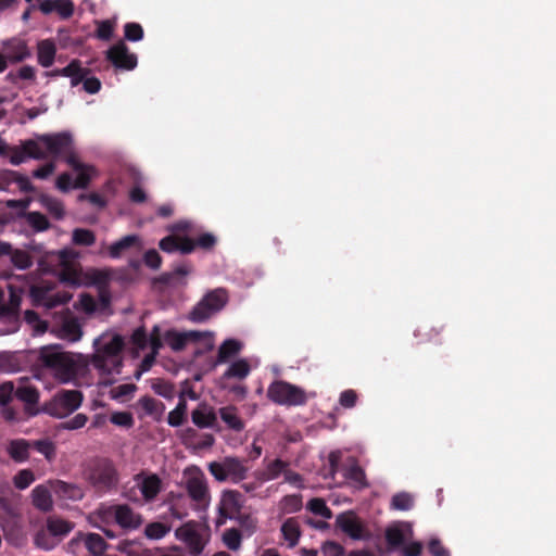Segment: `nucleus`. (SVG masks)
I'll return each instance as SVG.
<instances>
[{
	"label": "nucleus",
	"mask_w": 556,
	"mask_h": 556,
	"mask_svg": "<svg viewBox=\"0 0 556 556\" xmlns=\"http://www.w3.org/2000/svg\"><path fill=\"white\" fill-rule=\"evenodd\" d=\"M41 364L62 383L86 375L90 361L89 355L63 352L58 346H42L39 350Z\"/></svg>",
	"instance_id": "nucleus-1"
},
{
	"label": "nucleus",
	"mask_w": 556,
	"mask_h": 556,
	"mask_svg": "<svg viewBox=\"0 0 556 556\" xmlns=\"http://www.w3.org/2000/svg\"><path fill=\"white\" fill-rule=\"evenodd\" d=\"M124 338L115 331H105L93 340L90 364L102 376L119 374L123 364Z\"/></svg>",
	"instance_id": "nucleus-2"
},
{
	"label": "nucleus",
	"mask_w": 556,
	"mask_h": 556,
	"mask_svg": "<svg viewBox=\"0 0 556 556\" xmlns=\"http://www.w3.org/2000/svg\"><path fill=\"white\" fill-rule=\"evenodd\" d=\"M87 520L90 526L103 531L109 539L116 536L112 530L105 528L112 522L126 530H135L143 522L142 516L127 504L100 505L88 515Z\"/></svg>",
	"instance_id": "nucleus-3"
},
{
	"label": "nucleus",
	"mask_w": 556,
	"mask_h": 556,
	"mask_svg": "<svg viewBox=\"0 0 556 556\" xmlns=\"http://www.w3.org/2000/svg\"><path fill=\"white\" fill-rule=\"evenodd\" d=\"M59 262L58 275L61 282L71 287H80L84 285L103 286L106 281V274L99 270H93L90 274L84 275L80 271L79 265L76 262L78 253L72 249H64L55 253Z\"/></svg>",
	"instance_id": "nucleus-4"
},
{
	"label": "nucleus",
	"mask_w": 556,
	"mask_h": 556,
	"mask_svg": "<svg viewBox=\"0 0 556 556\" xmlns=\"http://www.w3.org/2000/svg\"><path fill=\"white\" fill-rule=\"evenodd\" d=\"M67 163L72 167L76 177L75 179H73V177L67 173H64L58 177L56 188L63 192H67L71 189H79L87 187L89 181L97 174L96 169L92 166L80 162L74 155L68 156Z\"/></svg>",
	"instance_id": "nucleus-5"
},
{
	"label": "nucleus",
	"mask_w": 556,
	"mask_h": 556,
	"mask_svg": "<svg viewBox=\"0 0 556 556\" xmlns=\"http://www.w3.org/2000/svg\"><path fill=\"white\" fill-rule=\"evenodd\" d=\"M185 486L189 497L199 508H207L211 503V494L207 480L198 467H189L184 471Z\"/></svg>",
	"instance_id": "nucleus-6"
},
{
	"label": "nucleus",
	"mask_w": 556,
	"mask_h": 556,
	"mask_svg": "<svg viewBox=\"0 0 556 556\" xmlns=\"http://www.w3.org/2000/svg\"><path fill=\"white\" fill-rule=\"evenodd\" d=\"M208 471L219 482L239 483L248 476L249 468L237 457H225L208 464Z\"/></svg>",
	"instance_id": "nucleus-7"
},
{
	"label": "nucleus",
	"mask_w": 556,
	"mask_h": 556,
	"mask_svg": "<svg viewBox=\"0 0 556 556\" xmlns=\"http://www.w3.org/2000/svg\"><path fill=\"white\" fill-rule=\"evenodd\" d=\"M83 402V394L77 390H62L45 405L43 410L50 416L64 418L75 412Z\"/></svg>",
	"instance_id": "nucleus-8"
},
{
	"label": "nucleus",
	"mask_w": 556,
	"mask_h": 556,
	"mask_svg": "<svg viewBox=\"0 0 556 556\" xmlns=\"http://www.w3.org/2000/svg\"><path fill=\"white\" fill-rule=\"evenodd\" d=\"M267 396L275 403L286 406L302 405L306 394L301 388L286 381H275L267 390Z\"/></svg>",
	"instance_id": "nucleus-9"
},
{
	"label": "nucleus",
	"mask_w": 556,
	"mask_h": 556,
	"mask_svg": "<svg viewBox=\"0 0 556 556\" xmlns=\"http://www.w3.org/2000/svg\"><path fill=\"white\" fill-rule=\"evenodd\" d=\"M227 302L226 292L223 289H216L207 293L190 312L189 318L195 323L207 320L215 313L220 311Z\"/></svg>",
	"instance_id": "nucleus-10"
},
{
	"label": "nucleus",
	"mask_w": 556,
	"mask_h": 556,
	"mask_svg": "<svg viewBox=\"0 0 556 556\" xmlns=\"http://www.w3.org/2000/svg\"><path fill=\"white\" fill-rule=\"evenodd\" d=\"M134 489L139 491L140 497H138L136 493L128 494L131 500L151 502L162 490V481L155 473L142 472L135 476Z\"/></svg>",
	"instance_id": "nucleus-11"
},
{
	"label": "nucleus",
	"mask_w": 556,
	"mask_h": 556,
	"mask_svg": "<svg viewBox=\"0 0 556 556\" xmlns=\"http://www.w3.org/2000/svg\"><path fill=\"white\" fill-rule=\"evenodd\" d=\"M52 290L51 285L42 282L30 288V296L35 304L47 308L64 304L72 299V295L68 293H52Z\"/></svg>",
	"instance_id": "nucleus-12"
},
{
	"label": "nucleus",
	"mask_w": 556,
	"mask_h": 556,
	"mask_svg": "<svg viewBox=\"0 0 556 556\" xmlns=\"http://www.w3.org/2000/svg\"><path fill=\"white\" fill-rule=\"evenodd\" d=\"M242 506L243 498L239 492L233 490L224 491L218 505V523H224L226 519L237 518Z\"/></svg>",
	"instance_id": "nucleus-13"
},
{
	"label": "nucleus",
	"mask_w": 556,
	"mask_h": 556,
	"mask_svg": "<svg viewBox=\"0 0 556 556\" xmlns=\"http://www.w3.org/2000/svg\"><path fill=\"white\" fill-rule=\"evenodd\" d=\"M176 538L184 542L192 554H200L205 545V538L194 523L188 522L175 532Z\"/></svg>",
	"instance_id": "nucleus-14"
},
{
	"label": "nucleus",
	"mask_w": 556,
	"mask_h": 556,
	"mask_svg": "<svg viewBox=\"0 0 556 556\" xmlns=\"http://www.w3.org/2000/svg\"><path fill=\"white\" fill-rule=\"evenodd\" d=\"M21 306V294L13 287H10V298L8 303L0 306V317L11 323V328L8 332H15L20 328V320L17 311Z\"/></svg>",
	"instance_id": "nucleus-15"
},
{
	"label": "nucleus",
	"mask_w": 556,
	"mask_h": 556,
	"mask_svg": "<svg viewBox=\"0 0 556 556\" xmlns=\"http://www.w3.org/2000/svg\"><path fill=\"white\" fill-rule=\"evenodd\" d=\"M79 544H84L85 547L94 556L102 555L108 548V544L101 535L97 533H77L70 542V547L74 548Z\"/></svg>",
	"instance_id": "nucleus-16"
},
{
	"label": "nucleus",
	"mask_w": 556,
	"mask_h": 556,
	"mask_svg": "<svg viewBox=\"0 0 556 556\" xmlns=\"http://www.w3.org/2000/svg\"><path fill=\"white\" fill-rule=\"evenodd\" d=\"M108 59L118 68L130 71L137 66L136 55L129 53L127 47L123 42L114 45L108 51Z\"/></svg>",
	"instance_id": "nucleus-17"
},
{
	"label": "nucleus",
	"mask_w": 556,
	"mask_h": 556,
	"mask_svg": "<svg viewBox=\"0 0 556 556\" xmlns=\"http://www.w3.org/2000/svg\"><path fill=\"white\" fill-rule=\"evenodd\" d=\"M413 527L409 522H397L388 528L386 536L392 547L404 546L413 539Z\"/></svg>",
	"instance_id": "nucleus-18"
},
{
	"label": "nucleus",
	"mask_w": 556,
	"mask_h": 556,
	"mask_svg": "<svg viewBox=\"0 0 556 556\" xmlns=\"http://www.w3.org/2000/svg\"><path fill=\"white\" fill-rule=\"evenodd\" d=\"M56 336L70 342L79 341L83 337V329L79 320L74 316L66 315L63 317L56 329Z\"/></svg>",
	"instance_id": "nucleus-19"
},
{
	"label": "nucleus",
	"mask_w": 556,
	"mask_h": 556,
	"mask_svg": "<svg viewBox=\"0 0 556 556\" xmlns=\"http://www.w3.org/2000/svg\"><path fill=\"white\" fill-rule=\"evenodd\" d=\"M192 422L199 428H215L217 415L215 409L207 403H200L191 413Z\"/></svg>",
	"instance_id": "nucleus-20"
},
{
	"label": "nucleus",
	"mask_w": 556,
	"mask_h": 556,
	"mask_svg": "<svg viewBox=\"0 0 556 556\" xmlns=\"http://www.w3.org/2000/svg\"><path fill=\"white\" fill-rule=\"evenodd\" d=\"M43 140L49 154L53 156L67 152L72 144V136L68 132L43 135Z\"/></svg>",
	"instance_id": "nucleus-21"
},
{
	"label": "nucleus",
	"mask_w": 556,
	"mask_h": 556,
	"mask_svg": "<svg viewBox=\"0 0 556 556\" xmlns=\"http://www.w3.org/2000/svg\"><path fill=\"white\" fill-rule=\"evenodd\" d=\"M337 523L340 529L354 540H361L365 536L364 528L358 518L352 513H345L338 517Z\"/></svg>",
	"instance_id": "nucleus-22"
},
{
	"label": "nucleus",
	"mask_w": 556,
	"mask_h": 556,
	"mask_svg": "<svg viewBox=\"0 0 556 556\" xmlns=\"http://www.w3.org/2000/svg\"><path fill=\"white\" fill-rule=\"evenodd\" d=\"M50 486L53 494L62 501H78L84 496L81 488L75 484H70L64 481H50Z\"/></svg>",
	"instance_id": "nucleus-23"
},
{
	"label": "nucleus",
	"mask_w": 556,
	"mask_h": 556,
	"mask_svg": "<svg viewBox=\"0 0 556 556\" xmlns=\"http://www.w3.org/2000/svg\"><path fill=\"white\" fill-rule=\"evenodd\" d=\"M160 248L164 252L190 253L194 250V243L191 239L185 237L167 236L160 241Z\"/></svg>",
	"instance_id": "nucleus-24"
},
{
	"label": "nucleus",
	"mask_w": 556,
	"mask_h": 556,
	"mask_svg": "<svg viewBox=\"0 0 556 556\" xmlns=\"http://www.w3.org/2000/svg\"><path fill=\"white\" fill-rule=\"evenodd\" d=\"M194 338L190 340L189 349H192L195 355L204 354L211 351L215 345V334L212 331H193Z\"/></svg>",
	"instance_id": "nucleus-25"
},
{
	"label": "nucleus",
	"mask_w": 556,
	"mask_h": 556,
	"mask_svg": "<svg viewBox=\"0 0 556 556\" xmlns=\"http://www.w3.org/2000/svg\"><path fill=\"white\" fill-rule=\"evenodd\" d=\"M52 489L50 486V482L46 484L37 485L31 491V498L33 504L35 507L42 511H48L52 508L53 501H52Z\"/></svg>",
	"instance_id": "nucleus-26"
},
{
	"label": "nucleus",
	"mask_w": 556,
	"mask_h": 556,
	"mask_svg": "<svg viewBox=\"0 0 556 556\" xmlns=\"http://www.w3.org/2000/svg\"><path fill=\"white\" fill-rule=\"evenodd\" d=\"M12 184H16L23 191L31 190L28 177L10 169L0 170V190H7Z\"/></svg>",
	"instance_id": "nucleus-27"
},
{
	"label": "nucleus",
	"mask_w": 556,
	"mask_h": 556,
	"mask_svg": "<svg viewBox=\"0 0 556 556\" xmlns=\"http://www.w3.org/2000/svg\"><path fill=\"white\" fill-rule=\"evenodd\" d=\"M287 464V462L279 458L270 460L266 464L264 469L256 471L254 476L260 482L275 480L283 475Z\"/></svg>",
	"instance_id": "nucleus-28"
},
{
	"label": "nucleus",
	"mask_w": 556,
	"mask_h": 556,
	"mask_svg": "<svg viewBox=\"0 0 556 556\" xmlns=\"http://www.w3.org/2000/svg\"><path fill=\"white\" fill-rule=\"evenodd\" d=\"M3 48L7 52V59L12 62H20L30 55V52L25 41L13 38L3 42Z\"/></svg>",
	"instance_id": "nucleus-29"
},
{
	"label": "nucleus",
	"mask_w": 556,
	"mask_h": 556,
	"mask_svg": "<svg viewBox=\"0 0 556 556\" xmlns=\"http://www.w3.org/2000/svg\"><path fill=\"white\" fill-rule=\"evenodd\" d=\"M218 414L230 430L240 432L244 429V421L239 416L237 407L232 405L220 407Z\"/></svg>",
	"instance_id": "nucleus-30"
},
{
	"label": "nucleus",
	"mask_w": 556,
	"mask_h": 556,
	"mask_svg": "<svg viewBox=\"0 0 556 556\" xmlns=\"http://www.w3.org/2000/svg\"><path fill=\"white\" fill-rule=\"evenodd\" d=\"M56 47L50 39H45L37 45V60L42 67H50L55 58Z\"/></svg>",
	"instance_id": "nucleus-31"
},
{
	"label": "nucleus",
	"mask_w": 556,
	"mask_h": 556,
	"mask_svg": "<svg viewBox=\"0 0 556 556\" xmlns=\"http://www.w3.org/2000/svg\"><path fill=\"white\" fill-rule=\"evenodd\" d=\"M192 338H194L192 331H168L164 337V341L172 350L181 351L184 349H189L190 340H192Z\"/></svg>",
	"instance_id": "nucleus-32"
},
{
	"label": "nucleus",
	"mask_w": 556,
	"mask_h": 556,
	"mask_svg": "<svg viewBox=\"0 0 556 556\" xmlns=\"http://www.w3.org/2000/svg\"><path fill=\"white\" fill-rule=\"evenodd\" d=\"M90 479L100 489L110 488L116 482L115 470L111 466L100 467L93 471Z\"/></svg>",
	"instance_id": "nucleus-33"
},
{
	"label": "nucleus",
	"mask_w": 556,
	"mask_h": 556,
	"mask_svg": "<svg viewBox=\"0 0 556 556\" xmlns=\"http://www.w3.org/2000/svg\"><path fill=\"white\" fill-rule=\"evenodd\" d=\"M47 531L58 541L67 535L74 528L73 523L58 517H50L46 525Z\"/></svg>",
	"instance_id": "nucleus-34"
},
{
	"label": "nucleus",
	"mask_w": 556,
	"mask_h": 556,
	"mask_svg": "<svg viewBox=\"0 0 556 556\" xmlns=\"http://www.w3.org/2000/svg\"><path fill=\"white\" fill-rule=\"evenodd\" d=\"M29 442L23 439H17L12 440L9 443L7 452L11 456V458L16 463H24L29 457Z\"/></svg>",
	"instance_id": "nucleus-35"
},
{
	"label": "nucleus",
	"mask_w": 556,
	"mask_h": 556,
	"mask_svg": "<svg viewBox=\"0 0 556 556\" xmlns=\"http://www.w3.org/2000/svg\"><path fill=\"white\" fill-rule=\"evenodd\" d=\"M157 331H159V328L154 327V330H153V333L151 334V340H150L151 353L148 354L141 362V369L135 374L136 379H140L142 372L148 371L151 368V366L154 362L155 355H156L159 349L161 348V341H160Z\"/></svg>",
	"instance_id": "nucleus-36"
},
{
	"label": "nucleus",
	"mask_w": 556,
	"mask_h": 556,
	"mask_svg": "<svg viewBox=\"0 0 556 556\" xmlns=\"http://www.w3.org/2000/svg\"><path fill=\"white\" fill-rule=\"evenodd\" d=\"M138 406L142 410L143 415L149 416L155 420H159L164 413V405L152 397H141L138 402Z\"/></svg>",
	"instance_id": "nucleus-37"
},
{
	"label": "nucleus",
	"mask_w": 556,
	"mask_h": 556,
	"mask_svg": "<svg viewBox=\"0 0 556 556\" xmlns=\"http://www.w3.org/2000/svg\"><path fill=\"white\" fill-rule=\"evenodd\" d=\"M88 73V68L83 67L79 61L74 60L67 66L63 67L62 76L70 77L71 85L77 86L84 81Z\"/></svg>",
	"instance_id": "nucleus-38"
},
{
	"label": "nucleus",
	"mask_w": 556,
	"mask_h": 556,
	"mask_svg": "<svg viewBox=\"0 0 556 556\" xmlns=\"http://www.w3.org/2000/svg\"><path fill=\"white\" fill-rule=\"evenodd\" d=\"M140 245V238L136 235H128L109 247V254L113 258H118L131 247Z\"/></svg>",
	"instance_id": "nucleus-39"
},
{
	"label": "nucleus",
	"mask_w": 556,
	"mask_h": 556,
	"mask_svg": "<svg viewBox=\"0 0 556 556\" xmlns=\"http://www.w3.org/2000/svg\"><path fill=\"white\" fill-rule=\"evenodd\" d=\"M242 349V343L236 339L225 340L218 349L217 364H223L231 356L238 354Z\"/></svg>",
	"instance_id": "nucleus-40"
},
{
	"label": "nucleus",
	"mask_w": 556,
	"mask_h": 556,
	"mask_svg": "<svg viewBox=\"0 0 556 556\" xmlns=\"http://www.w3.org/2000/svg\"><path fill=\"white\" fill-rule=\"evenodd\" d=\"M39 203L56 219H62L65 216V208L62 203L56 198H53L48 194H42L39 197Z\"/></svg>",
	"instance_id": "nucleus-41"
},
{
	"label": "nucleus",
	"mask_w": 556,
	"mask_h": 556,
	"mask_svg": "<svg viewBox=\"0 0 556 556\" xmlns=\"http://www.w3.org/2000/svg\"><path fill=\"white\" fill-rule=\"evenodd\" d=\"M281 533L289 547L296 545L300 538V527L295 519L289 518L281 526Z\"/></svg>",
	"instance_id": "nucleus-42"
},
{
	"label": "nucleus",
	"mask_w": 556,
	"mask_h": 556,
	"mask_svg": "<svg viewBox=\"0 0 556 556\" xmlns=\"http://www.w3.org/2000/svg\"><path fill=\"white\" fill-rule=\"evenodd\" d=\"M26 149L30 159L42 160L50 155L46 148L43 135L35 139L26 140Z\"/></svg>",
	"instance_id": "nucleus-43"
},
{
	"label": "nucleus",
	"mask_w": 556,
	"mask_h": 556,
	"mask_svg": "<svg viewBox=\"0 0 556 556\" xmlns=\"http://www.w3.org/2000/svg\"><path fill=\"white\" fill-rule=\"evenodd\" d=\"M279 515L296 513L302 507V496L292 494L283 496L278 503Z\"/></svg>",
	"instance_id": "nucleus-44"
},
{
	"label": "nucleus",
	"mask_w": 556,
	"mask_h": 556,
	"mask_svg": "<svg viewBox=\"0 0 556 556\" xmlns=\"http://www.w3.org/2000/svg\"><path fill=\"white\" fill-rule=\"evenodd\" d=\"M136 390L137 387L134 383L118 384L110 390V397L117 402L125 403L134 397Z\"/></svg>",
	"instance_id": "nucleus-45"
},
{
	"label": "nucleus",
	"mask_w": 556,
	"mask_h": 556,
	"mask_svg": "<svg viewBox=\"0 0 556 556\" xmlns=\"http://www.w3.org/2000/svg\"><path fill=\"white\" fill-rule=\"evenodd\" d=\"M5 155L14 166L21 165L26 162V160L30 159L26 149V141L22 142L20 146L9 147Z\"/></svg>",
	"instance_id": "nucleus-46"
},
{
	"label": "nucleus",
	"mask_w": 556,
	"mask_h": 556,
	"mask_svg": "<svg viewBox=\"0 0 556 556\" xmlns=\"http://www.w3.org/2000/svg\"><path fill=\"white\" fill-rule=\"evenodd\" d=\"M15 395L27 404H35L38 402L39 393L36 388L22 381L15 391Z\"/></svg>",
	"instance_id": "nucleus-47"
},
{
	"label": "nucleus",
	"mask_w": 556,
	"mask_h": 556,
	"mask_svg": "<svg viewBox=\"0 0 556 556\" xmlns=\"http://www.w3.org/2000/svg\"><path fill=\"white\" fill-rule=\"evenodd\" d=\"M12 264L21 270H25L33 265V258L30 254L25 250L13 249L10 254Z\"/></svg>",
	"instance_id": "nucleus-48"
},
{
	"label": "nucleus",
	"mask_w": 556,
	"mask_h": 556,
	"mask_svg": "<svg viewBox=\"0 0 556 556\" xmlns=\"http://www.w3.org/2000/svg\"><path fill=\"white\" fill-rule=\"evenodd\" d=\"M250 372V365L245 359H239L233 362L225 372L227 378L243 379Z\"/></svg>",
	"instance_id": "nucleus-49"
},
{
	"label": "nucleus",
	"mask_w": 556,
	"mask_h": 556,
	"mask_svg": "<svg viewBox=\"0 0 556 556\" xmlns=\"http://www.w3.org/2000/svg\"><path fill=\"white\" fill-rule=\"evenodd\" d=\"M27 224L36 231H45L50 227L47 217L39 212H29L25 215Z\"/></svg>",
	"instance_id": "nucleus-50"
},
{
	"label": "nucleus",
	"mask_w": 556,
	"mask_h": 556,
	"mask_svg": "<svg viewBox=\"0 0 556 556\" xmlns=\"http://www.w3.org/2000/svg\"><path fill=\"white\" fill-rule=\"evenodd\" d=\"M72 241L77 245L89 247L96 242V236L89 229L76 228L73 230Z\"/></svg>",
	"instance_id": "nucleus-51"
},
{
	"label": "nucleus",
	"mask_w": 556,
	"mask_h": 556,
	"mask_svg": "<svg viewBox=\"0 0 556 556\" xmlns=\"http://www.w3.org/2000/svg\"><path fill=\"white\" fill-rule=\"evenodd\" d=\"M24 319L29 325L35 334H42L46 332L48 326L47 323L38 316L34 311H26L24 313Z\"/></svg>",
	"instance_id": "nucleus-52"
},
{
	"label": "nucleus",
	"mask_w": 556,
	"mask_h": 556,
	"mask_svg": "<svg viewBox=\"0 0 556 556\" xmlns=\"http://www.w3.org/2000/svg\"><path fill=\"white\" fill-rule=\"evenodd\" d=\"M169 527L162 522H151L147 525L144 534L150 540H160L169 532Z\"/></svg>",
	"instance_id": "nucleus-53"
},
{
	"label": "nucleus",
	"mask_w": 556,
	"mask_h": 556,
	"mask_svg": "<svg viewBox=\"0 0 556 556\" xmlns=\"http://www.w3.org/2000/svg\"><path fill=\"white\" fill-rule=\"evenodd\" d=\"M307 508L315 515H318L323 518L330 519L332 514L331 510L327 507L326 503L321 498H313L307 503Z\"/></svg>",
	"instance_id": "nucleus-54"
},
{
	"label": "nucleus",
	"mask_w": 556,
	"mask_h": 556,
	"mask_svg": "<svg viewBox=\"0 0 556 556\" xmlns=\"http://www.w3.org/2000/svg\"><path fill=\"white\" fill-rule=\"evenodd\" d=\"M391 505L397 510H408L413 506V496L408 493H397L392 497Z\"/></svg>",
	"instance_id": "nucleus-55"
},
{
	"label": "nucleus",
	"mask_w": 556,
	"mask_h": 556,
	"mask_svg": "<svg viewBox=\"0 0 556 556\" xmlns=\"http://www.w3.org/2000/svg\"><path fill=\"white\" fill-rule=\"evenodd\" d=\"M34 447L42 454L47 460H52L55 456V445L50 440H38L34 442Z\"/></svg>",
	"instance_id": "nucleus-56"
},
{
	"label": "nucleus",
	"mask_w": 556,
	"mask_h": 556,
	"mask_svg": "<svg viewBox=\"0 0 556 556\" xmlns=\"http://www.w3.org/2000/svg\"><path fill=\"white\" fill-rule=\"evenodd\" d=\"M34 480L35 476L28 469L20 470L13 479L14 485L20 490L28 488L34 482Z\"/></svg>",
	"instance_id": "nucleus-57"
},
{
	"label": "nucleus",
	"mask_w": 556,
	"mask_h": 556,
	"mask_svg": "<svg viewBox=\"0 0 556 556\" xmlns=\"http://www.w3.org/2000/svg\"><path fill=\"white\" fill-rule=\"evenodd\" d=\"M35 543L38 547H41L43 549H51L56 545L58 540L52 538L46 528L45 530H41L40 532L37 533L35 538Z\"/></svg>",
	"instance_id": "nucleus-58"
},
{
	"label": "nucleus",
	"mask_w": 556,
	"mask_h": 556,
	"mask_svg": "<svg viewBox=\"0 0 556 556\" xmlns=\"http://www.w3.org/2000/svg\"><path fill=\"white\" fill-rule=\"evenodd\" d=\"M110 421L118 427L130 428L134 425L132 415L128 412H116L110 417Z\"/></svg>",
	"instance_id": "nucleus-59"
},
{
	"label": "nucleus",
	"mask_w": 556,
	"mask_h": 556,
	"mask_svg": "<svg viewBox=\"0 0 556 556\" xmlns=\"http://www.w3.org/2000/svg\"><path fill=\"white\" fill-rule=\"evenodd\" d=\"M224 543L230 549L237 551L241 545V535L235 530H227L223 535Z\"/></svg>",
	"instance_id": "nucleus-60"
},
{
	"label": "nucleus",
	"mask_w": 556,
	"mask_h": 556,
	"mask_svg": "<svg viewBox=\"0 0 556 556\" xmlns=\"http://www.w3.org/2000/svg\"><path fill=\"white\" fill-rule=\"evenodd\" d=\"M282 476H283V480L286 483H288L296 489L304 488L302 476L295 471L290 470L289 464H287L286 470L283 471Z\"/></svg>",
	"instance_id": "nucleus-61"
},
{
	"label": "nucleus",
	"mask_w": 556,
	"mask_h": 556,
	"mask_svg": "<svg viewBox=\"0 0 556 556\" xmlns=\"http://www.w3.org/2000/svg\"><path fill=\"white\" fill-rule=\"evenodd\" d=\"M143 37L142 27L137 23H128L125 25V38L130 41H139Z\"/></svg>",
	"instance_id": "nucleus-62"
},
{
	"label": "nucleus",
	"mask_w": 556,
	"mask_h": 556,
	"mask_svg": "<svg viewBox=\"0 0 556 556\" xmlns=\"http://www.w3.org/2000/svg\"><path fill=\"white\" fill-rule=\"evenodd\" d=\"M428 549L432 556H450L448 549L437 538L430 539Z\"/></svg>",
	"instance_id": "nucleus-63"
},
{
	"label": "nucleus",
	"mask_w": 556,
	"mask_h": 556,
	"mask_svg": "<svg viewBox=\"0 0 556 556\" xmlns=\"http://www.w3.org/2000/svg\"><path fill=\"white\" fill-rule=\"evenodd\" d=\"M323 556H344V549L334 542H327L321 547Z\"/></svg>",
	"instance_id": "nucleus-64"
}]
</instances>
